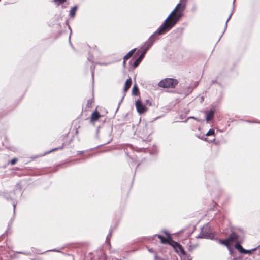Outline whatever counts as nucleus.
<instances>
[{"mask_svg":"<svg viewBox=\"0 0 260 260\" xmlns=\"http://www.w3.org/2000/svg\"><path fill=\"white\" fill-rule=\"evenodd\" d=\"M185 8V4H181V1L178 3L174 9L172 11L164 23L160 26L158 29L152 35L146 43V48L139 58L134 63V67H137L140 63L146 54L147 50L151 46L154 42V36L155 35H162L170 30L180 19L183 15V12Z\"/></svg>","mask_w":260,"mask_h":260,"instance_id":"1","label":"nucleus"},{"mask_svg":"<svg viewBox=\"0 0 260 260\" xmlns=\"http://www.w3.org/2000/svg\"><path fill=\"white\" fill-rule=\"evenodd\" d=\"M164 233L166 235V237H164L163 236L160 235H156L155 236H157L158 238L160 240V241L162 243L170 244L173 246L175 251L177 253H179V255H180L182 253H184L185 251L183 248L182 246L176 242L173 241H171L170 242L171 237L169 233L166 231H164Z\"/></svg>","mask_w":260,"mask_h":260,"instance_id":"2","label":"nucleus"},{"mask_svg":"<svg viewBox=\"0 0 260 260\" xmlns=\"http://www.w3.org/2000/svg\"><path fill=\"white\" fill-rule=\"evenodd\" d=\"M178 84L177 80L172 78H166L159 83V87L163 88H174Z\"/></svg>","mask_w":260,"mask_h":260,"instance_id":"3","label":"nucleus"},{"mask_svg":"<svg viewBox=\"0 0 260 260\" xmlns=\"http://www.w3.org/2000/svg\"><path fill=\"white\" fill-rule=\"evenodd\" d=\"M238 240V236L235 233H232L230 236L226 239L220 241V243L224 244L230 249V245L231 242L236 241Z\"/></svg>","mask_w":260,"mask_h":260,"instance_id":"4","label":"nucleus"},{"mask_svg":"<svg viewBox=\"0 0 260 260\" xmlns=\"http://www.w3.org/2000/svg\"><path fill=\"white\" fill-rule=\"evenodd\" d=\"M135 105L137 111L139 114L143 113L147 111L146 107L140 100L136 102Z\"/></svg>","mask_w":260,"mask_h":260,"instance_id":"5","label":"nucleus"},{"mask_svg":"<svg viewBox=\"0 0 260 260\" xmlns=\"http://www.w3.org/2000/svg\"><path fill=\"white\" fill-rule=\"evenodd\" d=\"M235 248L236 249H237L240 253L245 254H250L253 251H254L256 249V248H254L252 250L244 249L242 247V246L239 243H236L235 245Z\"/></svg>","mask_w":260,"mask_h":260,"instance_id":"6","label":"nucleus"},{"mask_svg":"<svg viewBox=\"0 0 260 260\" xmlns=\"http://www.w3.org/2000/svg\"><path fill=\"white\" fill-rule=\"evenodd\" d=\"M207 229V227L202 228L201 232L198 237L205 239H212L214 237L213 234L204 232V230H206Z\"/></svg>","mask_w":260,"mask_h":260,"instance_id":"7","label":"nucleus"},{"mask_svg":"<svg viewBox=\"0 0 260 260\" xmlns=\"http://www.w3.org/2000/svg\"><path fill=\"white\" fill-rule=\"evenodd\" d=\"M101 116V115L96 111H94L92 113L91 116L90 122L93 123L95 121H98Z\"/></svg>","mask_w":260,"mask_h":260,"instance_id":"8","label":"nucleus"},{"mask_svg":"<svg viewBox=\"0 0 260 260\" xmlns=\"http://www.w3.org/2000/svg\"><path fill=\"white\" fill-rule=\"evenodd\" d=\"M136 49H132L126 55H125L123 57V65L125 66V61L127 59H128L134 54L135 51Z\"/></svg>","mask_w":260,"mask_h":260,"instance_id":"9","label":"nucleus"},{"mask_svg":"<svg viewBox=\"0 0 260 260\" xmlns=\"http://www.w3.org/2000/svg\"><path fill=\"white\" fill-rule=\"evenodd\" d=\"M205 113L206 114V120L208 122L213 118L214 111L211 110L209 112H206Z\"/></svg>","mask_w":260,"mask_h":260,"instance_id":"10","label":"nucleus"},{"mask_svg":"<svg viewBox=\"0 0 260 260\" xmlns=\"http://www.w3.org/2000/svg\"><path fill=\"white\" fill-rule=\"evenodd\" d=\"M131 85H132V80L129 78L128 79H127L125 82V83L124 85V91H127L129 89V88H130Z\"/></svg>","mask_w":260,"mask_h":260,"instance_id":"11","label":"nucleus"},{"mask_svg":"<svg viewBox=\"0 0 260 260\" xmlns=\"http://www.w3.org/2000/svg\"><path fill=\"white\" fill-rule=\"evenodd\" d=\"M182 260H191V257L190 255H188L186 254L185 251L184 253H182L180 255Z\"/></svg>","mask_w":260,"mask_h":260,"instance_id":"12","label":"nucleus"},{"mask_svg":"<svg viewBox=\"0 0 260 260\" xmlns=\"http://www.w3.org/2000/svg\"><path fill=\"white\" fill-rule=\"evenodd\" d=\"M77 9V6H74L71 9L70 11V15L71 17H74Z\"/></svg>","mask_w":260,"mask_h":260,"instance_id":"13","label":"nucleus"},{"mask_svg":"<svg viewBox=\"0 0 260 260\" xmlns=\"http://www.w3.org/2000/svg\"><path fill=\"white\" fill-rule=\"evenodd\" d=\"M139 92V89L137 86L135 85L133 86L132 89V93L134 95H137Z\"/></svg>","mask_w":260,"mask_h":260,"instance_id":"14","label":"nucleus"},{"mask_svg":"<svg viewBox=\"0 0 260 260\" xmlns=\"http://www.w3.org/2000/svg\"><path fill=\"white\" fill-rule=\"evenodd\" d=\"M214 134V130L213 129H210L207 133L206 135L207 136H210V135H213Z\"/></svg>","mask_w":260,"mask_h":260,"instance_id":"15","label":"nucleus"},{"mask_svg":"<svg viewBox=\"0 0 260 260\" xmlns=\"http://www.w3.org/2000/svg\"><path fill=\"white\" fill-rule=\"evenodd\" d=\"M66 0H54V2L57 5L63 3Z\"/></svg>","mask_w":260,"mask_h":260,"instance_id":"16","label":"nucleus"},{"mask_svg":"<svg viewBox=\"0 0 260 260\" xmlns=\"http://www.w3.org/2000/svg\"><path fill=\"white\" fill-rule=\"evenodd\" d=\"M17 159H16V158H13V159H12L11 160L10 163H11V164L12 165H14V164L16 163V162L17 161Z\"/></svg>","mask_w":260,"mask_h":260,"instance_id":"17","label":"nucleus"},{"mask_svg":"<svg viewBox=\"0 0 260 260\" xmlns=\"http://www.w3.org/2000/svg\"><path fill=\"white\" fill-rule=\"evenodd\" d=\"M232 13H231V14H230V15L229 17H228V19H227V20H226V23H225V28L227 27L228 22V21H229V20L230 19L231 17V16H232Z\"/></svg>","mask_w":260,"mask_h":260,"instance_id":"18","label":"nucleus"},{"mask_svg":"<svg viewBox=\"0 0 260 260\" xmlns=\"http://www.w3.org/2000/svg\"><path fill=\"white\" fill-rule=\"evenodd\" d=\"M194 247H192L191 245H189L188 248L189 251H192L194 249Z\"/></svg>","mask_w":260,"mask_h":260,"instance_id":"19","label":"nucleus"},{"mask_svg":"<svg viewBox=\"0 0 260 260\" xmlns=\"http://www.w3.org/2000/svg\"><path fill=\"white\" fill-rule=\"evenodd\" d=\"M57 149H58V148H55V149H52V150L46 153L45 154H48V153H49V152H50L51 151H54V150H57Z\"/></svg>","mask_w":260,"mask_h":260,"instance_id":"20","label":"nucleus"},{"mask_svg":"<svg viewBox=\"0 0 260 260\" xmlns=\"http://www.w3.org/2000/svg\"><path fill=\"white\" fill-rule=\"evenodd\" d=\"M14 211H15L16 208V205L15 204H13Z\"/></svg>","mask_w":260,"mask_h":260,"instance_id":"21","label":"nucleus"},{"mask_svg":"<svg viewBox=\"0 0 260 260\" xmlns=\"http://www.w3.org/2000/svg\"><path fill=\"white\" fill-rule=\"evenodd\" d=\"M189 118H192V119H196V120H199L197 118H195V117H189Z\"/></svg>","mask_w":260,"mask_h":260,"instance_id":"22","label":"nucleus"},{"mask_svg":"<svg viewBox=\"0 0 260 260\" xmlns=\"http://www.w3.org/2000/svg\"><path fill=\"white\" fill-rule=\"evenodd\" d=\"M78 153H79V154H82V153H83V152H82V151H79Z\"/></svg>","mask_w":260,"mask_h":260,"instance_id":"23","label":"nucleus"},{"mask_svg":"<svg viewBox=\"0 0 260 260\" xmlns=\"http://www.w3.org/2000/svg\"><path fill=\"white\" fill-rule=\"evenodd\" d=\"M19 194H21V190H20V189H19Z\"/></svg>","mask_w":260,"mask_h":260,"instance_id":"24","label":"nucleus"},{"mask_svg":"<svg viewBox=\"0 0 260 260\" xmlns=\"http://www.w3.org/2000/svg\"><path fill=\"white\" fill-rule=\"evenodd\" d=\"M149 251H150V252H152V249H149Z\"/></svg>","mask_w":260,"mask_h":260,"instance_id":"25","label":"nucleus"}]
</instances>
